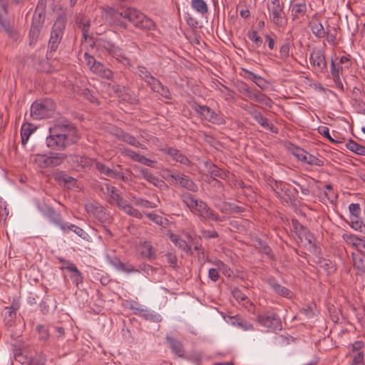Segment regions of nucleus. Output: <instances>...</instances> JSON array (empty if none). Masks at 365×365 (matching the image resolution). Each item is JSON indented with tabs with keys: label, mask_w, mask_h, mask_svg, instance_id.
Returning <instances> with one entry per match:
<instances>
[{
	"label": "nucleus",
	"mask_w": 365,
	"mask_h": 365,
	"mask_svg": "<svg viewBox=\"0 0 365 365\" xmlns=\"http://www.w3.org/2000/svg\"><path fill=\"white\" fill-rule=\"evenodd\" d=\"M149 87L153 92L159 93L166 99L170 100L172 98V95L169 88L166 86H164L158 79L156 78L154 82L149 86Z\"/></svg>",
	"instance_id": "bb28decb"
},
{
	"label": "nucleus",
	"mask_w": 365,
	"mask_h": 365,
	"mask_svg": "<svg viewBox=\"0 0 365 365\" xmlns=\"http://www.w3.org/2000/svg\"><path fill=\"white\" fill-rule=\"evenodd\" d=\"M91 71L103 78L108 80H110L113 77V73L111 70H110L108 67H106L103 63L98 61L93 68L91 70Z\"/></svg>",
	"instance_id": "393cba45"
},
{
	"label": "nucleus",
	"mask_w": 365,
	"mask_h": 365,
	"mask_svg": "<svg viewBox=\"0 0 365 365\" xmlns=\"http://www.w3.org/2000/svg\"><path fill=\"white\" fill-rule=\"evenodd\" d=\"M121 154L125 156L130 158L131 160L136 161L137 158L138 157L139 153H137L136 152L133 151L131 149L129 148H123L121 150Z\"/></svg>",
	"instance_id": "774afa93"
},
{
	"label": "nucleus",
	"mask_w": 365,
	"mask_h": 365,
	"mask_svg": "<svg viewBox=\"0 0 365 365\" xmlns=\"http://www.w3.org/2000/svg\"><path fill=\"white\" fill-rule=\"evenodd\" d=\"M78 27L81 29L82 34L85 39L87 38L89 32L90 21L81 18L78 21Z\"/></svg>",
	"instance_id": "864d4df0"
},
{
	"label": "nucleus",
	"mask_w": 365,
	"mask_h": 365,
	"mask_svg": "<svg viewBox=\"0 0 365 365\" xmlns=\"http://www.w3.org/2000/svg\"><path fill=\"white\" fill-rule=\"evenodd\" d=\"M108 262L119 271L126 273L138 272L139 270L135 269L131 264H124L117 257H106Z\"/></svg>",
	"instance_id": "a211bd4d"
},
{
	"label": "nucleus",
	"mask_w": 365,
	"mask_h": 365,
	"mask_svg": "<svg viewBox=\"0 0 365 365\" xmlns=\"http://www.w3.org/2000/svg\"><path fill=\"white\" fill-rule=\"evenodd\" d=\"M208 172L210 173L211 175L220 178L221 179H225L227 176V173L224 170L219 168L215 164H211L209 166Z\"/></svg>",
	"instance_id": "8fccbe9b"
},
{
	"label": "nucleus",
	"mask_w": 365,
	"mask_h": 365,
	"mask_svg": "<svg viewBox=\"0 0 365 365\" xmlns=\"http://www.w3.org/2000/svg\"><path fill=\"white\" fill-rule=\"evenodd\" d=\"M134 203L136 206L145 207V208H154L156 207L157 205L147 200L133 197Z\"/></svg>",
	"instance_id": "6e6d98bb"
},
{
	"label": "nucleus",
	"mask_w": 365,
	"mask_h": 365,
	"mask_svg": "<svg viewBox=\"0 0 365 365\" xmlns=\"http://www.w3.org/2000/svg\"><path fill=\"white\" fill-rule=\"evenodd\" d=\"M137 73L139 77L143 80L149 86L156 79L150 72L143 66H139L137 68Z\"/></svg>",
	"instance_id": "2f4dec72"
},
{
	"label": "nucleus",
	"mask_w": 365,
	"mask_h": 365,
	"mask_svg": "<svg viewBox=\"0 0 365 365\" xmlns=\"http://www.w3.org/2000/svg\"><path fill=\"white\" fill-rule=\"evenodd\" d=\"M195 111L201 115L205 120L208 122L217 124V125H222L225 123V119L218 113H216L215 110L211 109L210 107L207 106H201L199 104H195L193 107Z\"/></svg>",
	"instance_id": "1a4fd4ad"
},
{
	"label": "nucleus",
	"mask_w": 365,
	"mask_h": 365,
	"mask_svg": "<svg viewBox=\"0 0 365 365\" xmlns=\"http://www.w3.org/2000/svg\"><path fill=\"white\" fill-rule=\"evenodd\" d=\"M342 70L343 68L341 66H336L334 61H331L330 72L332 76V79L335 83L336 86L343 91L344 86L340 78V73L342 71Z\"/></svg>",
	"instance_id": "c85d7f7f"
},
{
	"label": "nucleus",
	"mask_w": 365,
	"mask_h": 365,
	"mask_svg": "<svg viewBox=\"0 0 365 365\" xmlns=\"http://www.w3.org/2000/svg\"><path fill=\"white\" fill-rule=\"evenodd\" d=\"M32 125L30 123L24 124L21 126V143L23 145H25L29 138V136L34 130V128H31Z\"/></svg>",
	"instance_id": "c03bdc74"
},
{
	"label": "nucleus",
	"mask_w": 365,
	"mask_h": 365,
	"mask_svg": "<svg viewBox=\"0 0 365 365\" xmlns=\"http://www.w3.org/2000/svg\"><path fill=\"white\" fill-rule=\"evenodd\" d=\"M79 139L76 126L68 121H58L49 128V135L46 138L48 148L62 151L68 146L77 143Z\"/></svg>",
	"instance_id": "f03ea898"
},
{
	"label": "nucleus",
	"mask_w": 365,
	"mask_h": 365,
	"mask_svg": "<svg viewBox=\"0 0 365 365\" xmlns=\"http://www.w3.org/2000/svg\"><path fill=\"white\" fill-rule=\"evenodd\" d=\"M247 36L250 41H252L257 47L262 46L263 41L262 38L258 35L256 31H249Z\"/></svg>",
	"instance_id": "4d7b16f0"
},
{
	"label": "nucleus",
	"mask_w": 365,
	"mask_h": 365,
	"mask_svg": "<svg viewBox=\"0 0 365 365\" xmlns=\"http://www.w3.org/2000/svg\"><path fill=\"white\" fill-rule=\"evenodd\" d=\"M101 191L108 197L107 201L110 205H115L120 210L132 217L138 219L143 218L142 213L123 199L115 187L105 184L101 186Z\"/></svg>",
	"instance_id": "7ed1b4c3"
},
{
	"label": "nucleus",
	"mask_w": 365,
	"mask_h": 365,
	"mask_svg": "<svg viewBox=\"0 0 365 365\" xmlns=\"http://www.w3.org/2000/svg\"><path fill=\"white\" fill-rule=\"evenodd\" d=\"M293 154L299 160L305 162L308 153L304 149L297 147L293 149Z\"/></svg>",
	"instance_id": "0e129e2a"
},
{
	"label": "nucleus",
	"mask_w": 365,
	"mask_h": 365,
	"mask_svg": "<svg viewBox=\"0 0 365 365\" xmlns=\"http://www.w3.org/2000/svg\"><path fill=\"white\" fill-rule=\"evenodd\" d=\"M202 221H214L217 222H222L226 220L224 216H220L215 210L211 209L208 205L202 210V213L199 215Z\"/></svg>",
	"instance_id": "4be33fe9"
},
{
	"label": "nucleus",
	"mask_w": 365,
	"mask_h": 365,
	"mask_svg": "<svg viewBox=\"0 0 365 365\" xmlns=\"http://www.w3.org/2000/svg\"><path fill=\"white\" fill-rule=\"evenodd\" d=\"M64 232H68L70 230L73 231L74 233H76L78 236L82 237L83 239H85L86 237V233L85 231L73 224L69 223H65L63 226H62L61 229Z\"/></svg>",
	"instance_id": "79ce46f5"
},
{
	"label": "nucleus",
	"mask_w": 365,
	"mask_h": 365,
	"mask_svg": "<svg viewBox=\"0 0 365 365\" xmlns=\"http://www.w3.org/2000/svg\"><path fill=\"white\" fill-rule=\"evenodd\" d=\"M293 225L294 232L300 241L302 242L303 240H305L308 245H312L313 235L309 230L297 220L293 221Z\"/></svg>",
	"instance_id": "f3484780"
},
{
	"label": "nucleus",
	"mask_w": 365,
	"mask_h": 365,
	"mask_svg": "<svg viewBox=\"0 0 365 365\" xmlns=\"http://www.w3.org/2000/svg\"><path fill=\"white\" fill-rule=\"evenodd\" d=\"M346 148L357 155H365V146L352 140H350L346 143Z\"/></svg>",
	"instance_id": "a19ab883"
},
{
	"label": "nucleus",
	"mask_w": 365,
	"mask_h": 365,
	"mask_svg": "<svg viewBox=\"0 0 365 365\" xmlns=\"http://www.w3.org/2000/svg\"><path fill=\"white\" fill-rule=\"evenodd\" d=\"M163 153L169 155L172 158L173 160L178 162L181 164L190 166L191 165V161L189 158L182 154L180 150L177 148L173 147L165 146L160 149Z\"/></svg>",
	"instance_id": "dca6fc26"
},
{
	"label": "nucleus",
	"mask_w": 365,
	"mask_h": 365,
	"mask_svg": "<svg viewBox=\"0 0 365 365\" xmlns=\"http://www.w3.org/2000/svg\"><path fill=\"white\" fill-rule=\"evenodd\" d=\"M64 29L65 24L62 21H58L54 23L48 45L49 53L55 52L57 50L58 45L61 41Z\"/></svg>",
	"instance_id": "9d476101"
},
{
	"label": "nucleus",
	"mask_w": 365,
	"mask_h": 365,
	"mask_svg": "<svg viewBox=\"0 0 365 365\" xmlns=\"http://www.w3.org/2000/svg\"><path fill=\"white\" fill-rule=\"evenodd\" d=\"M67 157L68 155L63 153H48V168L61 165L67 159Z\"/></svg>",
	"instance_id": "cd10ccee"
},
{
	"label": "nucleus",
	"mask_w": 365,
	"mask_h": 365,
	"mask_svg": "<svg viewBox=\"0 0 365 365\" xmlns=\"http://www.w3.org/2000/svg\"><path fill=\"white\" fill-rule=\"evenodd\" d=\"M96 45L98 48L106 50L110 56L119 61H128L123 50L108 40L100 38L96 41Z\"/></svg>",
	"instance_id": "ddd939ff"
},
{
	"label": "nucleus",
	"mask_w": 365,
	"mask_h": 365,
	"mask_svg": "<svg viewBox=\"0 0 365 365\" xmlns=\"http://www.w3.org/2000/svg\"><path fill=\"white\" fill-rule=\"evenodd\" d=\"M46 215L49 220L56 224V225L59 226L61 229H62V226L65 225L63 222L61 215L59 212H56L53 208L52 207H48L46 210Z\"/></svg>",
	"instance_id": "7c9ffc66"
},
{
	"label": "nucleus",
	"mask_w": 365,
	"mask_h": 365,
	"mask_svg": "<svg viewBox=\"0 0 365 365\" xmlns=\"http://www.w3.org/2000/svg\"><path fill=\"white\" fill-rule=\"evenodd\" d=\"M257 322L260 325L272 331L281 330L282 329V322L279 315L273 311H267L258 314Z\"/></svg>",
	"instance_id": "423d86ee"
},
{
	"label": "nucleus",
	"mask_w": 365,
	"mask_h": 365,
	"mask_svg": "<svg viewBox=\"0 0 365 365\" xmlns=\"http://www.w3.org/2000/svg\"><path fill=\"white\" fill-rule=\"evenodd\" d=\"M165 173L166 174V175L164 176L165 179H171L175 184H178L182 187L191 192H196L198 191L197 185L187 175L184 174L173 173L170 170H165Z\"/></svg>",
	"instance_id": "0eeeda50"
},
{
	"label": "nucleus",
	"mask_w": 365,
	"mask_h": 365,
	"mask_svg": "<svg viewBox=\"0 0 365 365\" xmlns=\"http://www.w3.org/2000/svg\"><path fill=\"white\" fill-rule=\"evenodd\" d=\"M105 17L110 24L123 29L128 27L126 21L142 31H154L156 28L155 23L150 18L133 7H128L120 11L109 8L105 12Z\"/></svg>",
	"instance_id": "f257e3e1"
},
{
	"label": "nucleus",
	"mask_w": 365,
	"mask_h": 365,
	"mask_svg": "<svg viewBox=\"0 0 365 365\" xmlns=\"http://www.w3.org/2000/svg\"><path fill=\"white\" fill-rule=\"evenodd\" d=\"M291 18L293 21L301 20L307 11V6L305 1L301 3L292 4L290 6Z\"/></svg>",
	"instance_id": "aec40b11"
},
{
	"label": "nucleus",
	"mask_w": 365,
	"mask_h": 365,
	"mask_svg": "<svg viewBox=\"0 0 365 365\" xmlns=\"http://www.w3.org/2000/svg\"><path fill=\"white\" fill-rule=\"evenodd\" d=\"M304 163H306L310 165H315L317 167H322L324 165L323 160L319 159L317 157H316L312 154H309V153L307 154V156L305 159Z\"/></svg>",
	"instance_id": "5fc2aeb1"
},
{
	"label": "nucleus",
	"mask_w": 365,
	"mask_h": 365,
	"mask_svg": "<svg viewBox=\"0 0 365 365\" xmlns=\"http://www.w3.org/2000/svg\"><path fill=\"white\" fill-rule=\"evenodd\" d=\"M19 305L17 302H13L9 307L4 308L5 313L4 322L7 327H11L14 324L16 317V311L19 309Z\"/></svg>",
	"instance_id": "5701e85b"
},
{
	"label": "nucleus",
	"mask_w": 365,
	"mask_h": 365,
	"mask_svg": "<svg viewBox=\"0 0 365 365\" xmlns=\"http://www.w3.org/2000/svg\"><path fill=\"white\" fill-rule=\"evenodd\" d=\"M50 328L51 327L46 324H38L36 327L38 341L46 342L50 338Z\"/></svg>",
	"instance_id": "473e14b6"
},
{
	"label": "nucleus",
	"mask_w": 365,
	"mask_h": 365,
	"mask_svg": "<svg viewBox=\"0 0 365 365\" xmlns=\"http://www.w3.org/2000/svg\"><path fill=\"white\" fill-rule=\"evenodd\" d=\"M309 27L313 34L317 38H322L327 35L322 24L318 21L309 23Z\"/></svg>",
	"instance_id": "f704fd0d"
},
{
	"label": "nucleus",
	"mask_w": 365,
	"mask_h": 365,
	"mask_svg": "<svg viewBox=\"0 0 365 365\" xmlns=\"http://www.w3.org/2000/svg\"><path fill=\"white\" fill-rule=\"evenodd\" d=\"M140 255L143 258L153 261L157 258L156 250L153 247L150 242L144 241L140 244Z\"/></svg>",
	"instance_id": "b1692460"
},
{
	"label": "nucleus",
	"mask_w": 365,
	"mask_h": 365,
	"mask_svg": "<svg viewBox=\"0 0 365 365\" xmlns=\"http://www.w3.org/2000/svg\"><path fill=\"white\" fill-rule=\"evenodd\" d=\"M171 241L176 247H178L182 250L188 252L191 250L190 247L187 245V242L177 235H172L170 236Z\"/></svg>",
	"instance_id": "37998d69"
},
{
	"label": "nucleus",
	"mask_w": 365,
	"mask_h": 365,
	"mask_svg": "<svg viewBox=\"0 0 365 365\" xmlns=\"http://www.w3.org/2000/svg\"><path fill=\"white\" fill-rule=\"evenodd\" d=\"M149 87L153 92L159 93L166 99L170 100L172 98V95L169 88L166 86H164L158 79L156 78L154 82L149 86Z\"/></svg>",
	"instance_id": "a878e982"
},
{
	"label": "nucleus",
	"mask_w": 365,
	"mask_h": 365,
	"mask_svg": "<svg viewBox=\"0 0 365 365\" xmlns=\"http://www.w3.org/2000/svg\"><path fill=\"white\" fill-rule=\"evenodd\" d=\"M320 267L324 269L328 274L333 273L336 269L330 260L324 259L319 262Z\"/></svg>",
	"instance_id": "13d9d810"
},
{
	"label": "nucleus",
	"mask_w": 365,
	"mask_h": 365,
	"mask_svg": "<svg viewBox=\"0 0 365 365\" xmlns=\"http://www.w3.org/2000/svg\"><path fill=\"white\" fill-rule=\"evenodd\" d=\"M14 357L16 361L21 363L22 365H28L31 361V357L26 354L25 350L20 349H14Z\"/></svg>",
	"instance_id": "58836bf2"
},
{
	"label": "nucleus",
	"mask_w": 365,
	"mask_h": 365,
	"mask_svg": "<svg viewBox=\"0 0 365 365\" xmlns=\"http://www.w3.org/2000/svg\"><path fill=\"white\" fill-rule=\"evenodd\" d=\"M54 180L58 182H63L65 185H73L76 182L74 178L68 175L64 171H58L53 174Z\"/></svg>",
	"instance_id": "4c0bfd02"
},
{
	"label": "nucleus",
	"mask_w": 365,
	"mask_h": 365,
	"mask_svg": "<svg viewBox=\"0 0 365 365\" xmlns=\"http://www.w3.org/2000/svg\"><path fill=\"white\" fill-rule=\"evenodd\" d=\"M267 9L269 12L271 22L277 28H284L286 25L284 4L280 3L279 0H269Z\"/></svg>",
	"instance_id": "39448f33"
},
{
	"label": "nucleus",
	"mask_w": 365,
	"mask_h": 365,
	"mask_svg": "<svg viewBox=\"0 0 365 365\" xmlns=\"http://www.w3.org/2000/svg\"><path fill=\"white\" fill-rule=\"evenodd\" d=\"M191 5L195 10L202 14H205L207 12L208 7L204 0H192Z\"/></svg>",
	"instance_id": "09e8293b"
},
{
	"label": "nucleus",
	"mask_w": 365,
	"mask_h": 365,
	"mask_svg": "<svg viewBox=\"0 0 365 365\" xmlns=\"http://www.w3.org/2000/svg\"><path fill=\"white\" fill-rule=\"evenodd\" d=\"M31 160L41 168H48V154H34L31 156Z\"/></svg>",
	"instance_id": "e433bc0d"
},
{
	"label": "nucleus",
	"mask_w": 365,
	"mask_h": 365,
	"mask_svg": "<svg viewBox=\"0 0 365 365\" xmlns=\"http://www.w3.org/2000/svg\"><path fill=\"white\" fill-rule=\"evenodd\" d=\"M46 356L43 353H37L34 356H31V361L28 365H46Z\"/></svg>",
	"instance_id": "3c124183"
},
{
	"label": "nucleus",
	"mask_w": 365,
	"mask_h": 365,
	"mask_svg": "<svg viewBox=\"0 0 365 365\" xmlns=\"http://www.w3.org/2000/svg\"><path fill=\"white\" fill-rule=\"evenodd\" d=\"M318 131L319 133L323 135L324 138H326L327 139H328L329 141H331V143H341V141H338V140H336L334 139H333L330 134H329V128L326 127V126H320L318 128Z\"/></svg>",
	"instance_id": "680f3d73"
},
{
	"label": "nucleus",
	"mask_w": 365,
	"mask_h": 365,
	"mask_svg": "<svg viewBox=\"0 0 365 365\" xmlns=\"http://www.w3.org/2000/svg\"><path fill=\"white\" fill-rule=\"evenodd\" d=\"M325 191H324V197L329 202H333L334 200H336V195L335 192L333 191V188L331 185L328 184L325 186Z\"/></svg>",
	"instance_id": "bf43d9fd"
},
{
	"label": "nucleus",
	"mask_w": 365,
	"mask_h": 365,
	"mask_svg": "<svg viewBox=\"0 0 365 365\" xmlns=\"http://www.w3.org/2000/svg\"><path fill=\"white\" fill-rule=\"evenodd\" d=\"M44 22V16L41 13L35 11L31 29L29 31V45L34 46L36 43Z\"/></svg>",
	"instance_id": "9b49d317"
},
{
	"label": "nucleus",
	"mask_w": 365,
	"mask_h": 365,
	"mask_svg": "<svg viewBox=\"0 0 365 365\" xmlns=\"http://www.w3.org/2000/svg\"><path fill=\"white\" fill-rule=\"evenodd\" d=\"M146 180L158 187H161L163 185L165 184L162 180L159 179L158 177L155 176L153 173L146 176Z\"/></svg>",
	"instance_id": "e2e57ef3"
},
{
	"label": "nucleus",
	"mask_w": 365,
	"mask_h": 365,
	"mask_svg": "<svg viewBox=\"0 0 365 365\" xmlns=\"http://www.w3.org/2000/svg\"><path fill=\"white\" fill-rule=\"evenodd\" d=\"M84 59L86 65L88 66L90 71L95 66V65L98 62L96 59L88 53L86 52L84 53Z\"/></svg>",
	"instance_id": "338daca9"
},
{
	"label": "nucleus",
	"mask_w": 365,
	"mask_h": 365,
	"mask_svg": "<svg viewBox=\"0 0 365 365\" xmlns=\"http://www.w3.org/2000/svg\"><path fill=\"white\" fill-rule=\"evenodd\" d=\"M233 297L240 303L249 312L254 309V304L250 302L249 298L238 287H234L232 290Z\"/></svg>",
	"instance_id": "412c9836"
},
{
	"label": "nucleus",
	"mask_w": 365,
	"mask_h": 365,
	"mask_svg": "<svg viewBox=\"0 0 365 365\" xmlns=\"http://www.w3.org/2000/svg\"><path fill=\"white\" fill-rule=\"evenodd\" d=\"M93 168L101 175H104L112 178L113 176H115V170L110 169L109 167L102 163L101 162L95 161L93 163Z\"/></svg>",
	"instance_id": "72a5a7b5"
},
{
	"label": "nucleus",
	"mask_w": 365,
	"mask_h": 365,
	"mask_svg": "<svg viewBox=\"0 0 365 365\" xmlns=\"http://www.w3.org/2000/svg\"><path fill=\"white\" fill-rule=\"evenodd\" d=\"M139 314L147 320L159 322L161 320L159 314H155L146 309H138Z\"/></svg>",
	"instance_id": "a18cd8bd"
},
{
	"label": "nucleus",
	"mask_w": 365,
	"mask_h": 365,
	"mask_svg": "<svg viewBox=\"0 0 365 365\" xmlns=\"http://www.w3.org/2000/svg\"><path fill=\"white\" fill-rule=\"evenodd\" d=\"M309 61L316 71L322 73L327 72V63L323 50L314 49L310 53Z\"/></svg>",
	"instance_id": "f8f14e48"
},
{
	"label": "nucleus",
	"mask_w": 365,
	"mask_h": 365,
	"mask_svg": "<svg viewBox=\"0 0 365 365\" xmlns=\"http://www.w3.org/2000/svg\"><path fill=\"white\" fill-rule=\"evenodd\" d=\"M269 185L276 195L287 203H292L295 200V195L287 187V185L282 181L270 180Z\"/></svg>",
	"instance_id": "6e6552de"
},
{
	"label": "nucleus",
	"mask_w": 365,
	"mask_h": 365,
	"mask_svg": "<svg viewBox=\"0 0 365 365\" xmlns=\"http://www.w3.org/2000/svg\"><path fill=\"white\" fill-rule=\"evenodd\" d=\"M349 210L351 214V218H359L361 213L359 204L351 203L349 205Z\"/></svg>",
	"instance_id": "052dcab7"
},
{
	"label": "nucleus",
	"mask_w": 365,
	"mask_h": 365,
	"mask_svg": "<svg viewBox=\"0 0 365 365\" xmlns=\"http://www.w3.org/2000/svg\"><path fill=\"white\" fill-rule=\"evenodd\" d=\"M249 98L254 100L257 103H263L266 106H268L271 102V100L269 97L256 89L252 91Z\"/></svg>",
	"instance_id": "c9c22d12"
},
{
	"label": "nucleus",
	"mask_w": 365,
	"mask_h": 365,
	"mask_svg": "<svg viewBox=\"0 0 365 365\" xmlns=\"http://www.w3.org/2000/svg\"><path fill=\"white\" fill-rule=\"evenodd\" d=\"M55 109L56 104L50 98L36 101L31 106V116L36 120L50 118Z\"/></svg>",
	"instance_id": "20e7f679"
},
{
	"label": "nucleus",
	"mask_w": 365,
	"mask_h": 365,
	"mask_svg": "<svg viewBox=\"0 0 365 365\" xmlns=\"http://www.w3.org/2000/svg\"><path fill=\"white\" fill-rule=\"evenodd\" d=\"M254 246L261 252H263L264 254L267 255L269 257H272V249L269 247V246L267 244V242H264L259 238L256 239L254 241Z\"/></svg>",
	"instance_id": "ea45409f"
},
{
	"label": "nucleus",
	"mask_w": 365,
	"mask_h": 365,
	"mask_svg": "<svg viewBox=\"0 0 365 365\" xmlns=\"http://www.w3.org/2000/svg\"><path fill=\"white\" fill-rule=\"evenodd\" d=\"M0 25L3 27L4 31L8 34L9 36H13L14 33V30L10 23L7 21L3 19L1 15L0 14Z\"/></svg>",
	"instance_id": "69168bd1"
},
{
	"label": "nucleus",
	"mask_w": 365,
	"mask_h": 365,
	"mask_svg": "<svg viewBox=\"0 0 365 365\" xmlns=\"http://www.w3.org/2000/svg\"><path fill=\"white\" fill-rule=\"evenodd\" d=\"M247 112L264 128L273 133H277V128L265 118L262 113L255 108H248L247 106L242 107Z\"/></svg>",
	"instance_id": "2eb2a0df"
},
{
	"label": "nucleus",
	"mask_w": 365,
	"mask_h": 365,
	"mask_svg": "<svg viewBox=\"0 0 365 365\" xmlns=\"http://www.w3.org/2000/svg\"><path fill=\"white\" fill-rule=\"evenodd\" d=\"M114 135L118 139L123 140V142L136 147V148H140L142 149H145L146 148L141 144L135 137L130 135V133H125L122 130L118 129L115 130Z\"/></svg>",
	"instance_id": "6ab92c4d"
},
{
	"label": "nucleus",
	"mask_w": 365,
	"mask_h": 365,
	"mask_svg": "<svg viewBox=\"0 0 365 365\" xmlns=\"http://www.w3.org/2000/svg\"><path fill=\"white\" fill-rule=\"evenodd\" d=\"M342 238L348 245H351L355 247L356 249L358 248L359 242L362 239L351 233H344L342 235Z\"/></svg>",
	"instance_id": "de8ad7c7"
},
{
	"label": "nucleus",
	"mask_w": 365,
	"mask_h": 365,
	"mask_svg": "<svg viewBox=\"0 0 365 365\" xmlns=\"http://www.w3.org/2000/svg\"><path fill=\"white\" fill-rule=\"evenodd\" d=\"M269 285L272 289L277 294L283 297H288L291 294L289 289L283 287L275 282H270Z\"/></svg>",
	"instance_id": "49530a36"
},
{
	"label": "nucleus",
	"mask_w": 365,
	"mask_h": 365,
	"mask_svg": "<svg viewBox=\"0 0 365 365\" xmlns=\"http://www.w3.org/2000/svg\"><path fill=\"white\" fill-rule=\"evenodd\" d=\"M70 277L73 283L75 284L76 287H78L79 284L83 282V277L82 273L78 270L77 267H73L72 270L70 271Z\"/></svg>",
	"instance_id": "603ef678"
},
{
	"label": "nucleus",
	"mask_w": 365,
	"mask_h": 365,
	"mask_svg": "<svg viewBox=\"0 0 365 365\" xmlns=\"http://www.w3.org/2000/svg\"><path fill=\"white\" fill-rule=\"evenodd\" d=\"M181 200L187 205L190 210L194 215H197L198 217L207 205L206 202L195 198L192 194L188 192L182 194Z\"/></svg>",
	"instance_id": "4468645a"
},
{
	"label": "nucleus",
	"mask_w": 365,
	"mask_h": 365,
	"mask_svg": "<svg viewBox=\"0 0 365 365\" xmlns=\"http://www.w3.org/2000/svg\"><path fill=\"white\" fill-rule=\"evenodd\" d=\"M166 341L170 345V347L172 349V351L176 354L177 356L182 357L185 354V351L183 349V346L182 343L177 340L175 338H173L171 336H167Z\"/></svg>",
	"instance_id": "c756f323"
}]
</instances>
